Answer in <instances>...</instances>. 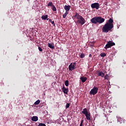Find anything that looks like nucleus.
<instances>
[{
	"mask_svg": "<svg viewBox=\"0 0 126 126\" xmlns=\"http://www.w3.org/2000/svg\"><path fill=\"white\" fill-rule=\"evenodd\" d=\"M113 20L110 18L108 20V22H107L104 26L102 27V31L103 33H108L109 32L111 31L112 29L114 28Z\"/></svg>",
	"mask_w": 126,
	"mask_h": 126,
	"instance_id": "1",
	"label": "nucleus"
},
{
	"mask_svg": "<svg viewBox=\"0 0 126 126\" xmlns=\"http://www.w3.org/2000/svg\"><path fill=\"white\" fill-rule=\"evenodd\" d=\"M104 22L105 19L101 17V16H96L93 18L91 19V22L94 24H96L97 23L101 24L104 23Z\"/></svg>",
	"mask_w": 126,
	"mask_h": 126,
	"instance_id": "2",
	"label": "nucleus"
},
{
	"mask_svg": "<svg viewBox=\"0 0 126 126\" xmlns=\"http://www.w3.org/2000/svg\"><path fill=\"white\" fill-rule=\"evenodd\" d=\"M74 17H76L78 19L76 22L77 24H80L82 25H83L85 23L86 21L85 18H84L82 16L79 15L78 13L76 12L75 13Z\"/></svg>",
	"mask_w": 126,
	"mask_h": 126,
	"instance_id": "3",
	"label": "nucleus"
},
{
	"mask_svg": "<svg viewBox=\"0 0 126 126\" xmlns=\"http://www.w3.org/2000/svg\"><path fill=\"white\" fill-rule=\"evenodd\" d=\"M115 45V42H113L112 41L109 40V41H107V44H106L104 49L107 50L108 48H110L111 47Z\"/></svg>",
	"mask_w": 126,
	"mask_h": 126,
	"instance_id": "4",
	"label": "nucleus"
},
{
	"mask_svg": "<svg viewBox=\"0 0 126 126\" xmlns=\"http://www.w3.org/2000/svg\"><path fill=\"white\" fill-rule=\"evenodd\" d=\"M98 88L97 87H94V88L90 91V94L91 95H94L97 94L98 93Z\"/></svg>",
	"mask_w": 126,
	"mask_h": 126,
	"instance_id": "5",
	"label": "nucleus"
},
{
	"mask_svg": "<svg viewBox=\"0 0 126 126\" xmlns=\"http://www.w3.org/2000/svg\"><path fill=\"white\" fill-rule=\"evenodd\" d=\"M100 4L98 2H95L91 4V7L93 9H96V10H98L99 8Z\"/></svg>",
	"mask_w": 126,
	"mask_h": 126,
	"instance_id": "6",
	"label": "nucleus"
},
{
	"mask_svg": "<svg viewBox=\"0 0 126 126\" xmlns=\"http://www.w3.org/2000/svg\"><path fill=\"white\" fill-rule=\"evenodd\" d=\"M76 65H77V64L75 63H73V64L72 63H71L69 65V67H68L69 70L70 71H72L74 69H76Z\"/></svg>",
	"mask_w": 126,
	"mask_h": 126,
	"instance_id": "7",
	"label": "nucleus"
},
{
	"mask_svg": "<svg viewBox=\"0 0 126 126\" xmlns=\"http://www.w3.org/2000/svg\"><path fill=\"white\" fill-rule=\"evenodd\" d=\"M71 6L70 5H65L64 9L65 10V12H68L70 9Z\"/></svg>",
	"mask_w": 126,
	"mask_h": 126,
	"instance_id": "8",
	"label": "nucleus"
},
{
	"mask_svg": "<svg viewBox=\"0 0 126 126\" xmlns=\"http://www.w3.org/2000/svg\"><path fill=\"white\" fill-rule=\"evenodd\" d=\"M62 90L64 94H67L68 90L66 89L65 87H63V88H62Z\"/></svg>",
	"mask_w": 126,
	"mask_h": 126,
	"instance_id": "9",
	"label": "nucleus"
},
{
	"mask_svg": "<svg viewBox=\"0 0 126 126\" xmlns=\"http://www.w3.org/2000/svg\"><path fill=\"white\" fill-rule=\"evenodd\" d=\"M82 113L85 115H87V114H89V112H88L87 108H84L83 109V111L82 112Z\"/></svg>",
	"mask_w": 126,
	"mask_h": 126,
	"instance_id": "10",
	"label": "nucleus"
},
{
	"mask_svg": "<svg viewBox=\"0 0 126 126\" xmlns=\"http://www.w3.org/2000/svg\"><path fill=\"white\" fill-rule=\"evenodd\" d=\"M97 74L98 76H101V77H103L105 75V74L101 71H98Z\"/></svg>",
	"mask_w": 126,
	"mask_h": 126,
	"instance_id": "11",
	"label": "nucleus"
},
{
	"mask_svg": "<svg viewBox=\"0 0 126 126\" xmlns=\"http://www.w3.org/2000/svg\"><path fill=\"white\" fill-rule=\"evenodd\" d=\"M85 116L88 120L91 121V114L90 113H88L87 114L85 115Z\"/></svg>",
	"mask_w": 126,
	"mask_h": 126,
	"instance_id": "12",
	"label": "nucleus"
},
{
	"mask_svg": "<svg viewBox=\"0 0 126 126\" xmlns=\"http://www.w3.org/2000/svg\"><path fill=\"white\" fill-rule=\"evenodd\" d=\"M38 117L37 116H33L32 118V121L33 122H36V121H38Z\"/></svg>",
	"mask_w": 126,
	"mask_h": 126,
	"instance_id": "13",
	"label": "nucleus"
},
{
	"mask_svg": "<svg viewBox=\"0 0 126 126\" xmlns=\"http://www.w3.org/2000/svg\"><path fill=\"white\" fill-rule=\"evenodd\" d=\"M80 79L82 80V82L83 83H84L87 80V78L86 77H82L80 78Z\"/></svg>",
	"mask_w": 126,
	"mask_h": 126,
	"instance_id": "14",
	"label": "nucleus"
},
{
	"mask_svg": "<svg viewBox=\"0 0 126 126\" xmlns=\"http://www.w3.org/2000/svg\"><path fill=\"white\" fill-rule=\"evenodd\" d=\"M48 46L51 49H54V48H55L54 45H53V44H52V43H48Z\"/></svg>",
	"mask_w": 126,
	"mask_h": 126,
	"instance_id": "15",
	"label": "nucleus"
},
{
	"mask_svg": "<svg viewBox=\"0 0 126 126\" xmlns=\"http://www.w3.org/2000/svg\"><path fill=\"white\" fill-rule=\"evenodd\" d=\"M48 18V15H43L41 17V18L43 19V20H46Z\"/></svg>",
	"mask_w": 126,
	"mask_h": 126,
	"instance_id": "16",
	"label": "nucleus"
},
{
	"mask_svg": "<svg viewBox=\"0 0 126 126\" xmlns=\"http://www.w3.org/2000/svg\"><path fill=\"white\" fill-rule=\"evenodd\" d=\"M54 5L52 2H49L48 4H47L48 7H52Z\"/></svg>",
	"mask_w": 126,
	"mask_h": 126,
	"instance_id": "17",
	"label": "nucleus"
},
{
	"mask_svg": "<svg viewBox=\"0 0 126 126\" xmlns=\"http://www.w3.org/2000/svg\"><path fill=\"white\" fill-rule=\"evenodd\" d=\"M68 14V12L65 11V13L63 14V18L65 19L67 16V14Z\"/></svg>",
	"mask_w": 126,
	"mask_h": 126,
	"instance_id": "18",
	"label": "nucleus"
},
{
	"mask_svg": "<svg viewBox=\"0 0 126 126\" xmlns=\"http://www.w3.org/2000/svg\"><path fill=\"white\" fill-rule=\"evenodd\" d=\"M52 9L53 11L54 12L57 11V8L54 5H53Z\"/></svg>",
	"mask_w": 126,
	"mask_h": 126,
	"instance_id": "19",
	"label": "nucleus"
},
{
	"mask_svg": "<svg viewBox=\"0 0 126 126\" xmlns=\"http://www.w3.org/2000/svg\"><path fill=\"white\" fill-rule=\"evenodd\" d=\"M64 84L66 87H68L69 85V81L68 80L65 81L64 82Z\"/></svg>",
	"mask_w": 126,
	"mask_h": 126,
	"instance_id": "20",
	"label": "nucleus"
},
{
	"mask_svg": "<svg viewBox=\"0 0 126 126\" xmlns=\"http://www.w3.org/2000/svg\"><path fill=\"white\" fill-rule=\"evenodd\" d=\"M85 54H84V53H82V54H81L80 55V58L81 59H83L84 58H85Z\"/></svg>",
	"mask_w": 126,
	"mask_h": 126,
	"instance_id": "21",
	"label": "nucleus"
},
{
	"mask_svg": "<svg viewBox=\"0 0 126 126\" xmlns=\"http://www.w3.org/2000/svg\"><path fill=\"white\" fill-rule=\"evenodd\" d=\"M40 101L39 100H37L35 103H34V105H38L40 103Z\"/></svg>",
	"mask_w": 126,
	"mask_h": 126,
	"instance_id": "22",
	"label": "nucleus"
},
{
	"mask_svg": "<svg viewBox=\"0 0 126 126\" xmlns=\"http://www.w3.org/2000/svg\"><path fill=\"white\" fill-rule=\"evenodd\" d=\"M104 79L107 80L109 79V76L107 74L105 75V76H104Z\"/></svg>",
	"mask_w": 126,
	"mask_h": 126,
	"instance_id": "23",
	"label": "nucleus"
},
{
	"mask_svg": "<svg viewBox=\"0 0 126 126\" xmlns=\"http://www.w3.org/2000/svg\"><path fill=\"white\" fill-rule=\"evenodd\" d=\"M100 56L101 57H104L106 56V53H101Z\"/></svg>",
	"mask_w": 126,
	"mask_h": 126,
	"instance_id": "24",
	"label": "nucleus"
},
{
	"mask_svg": "<svg viewBox=\"0 0 126 126\" xmlns=\"http://www.w3.org/2000/svg\"><path fill=\"white\" fill-rule=\"evenodd\" d=\"M38 126H46V125L42 123H40Z\"/></svg>",
	"mask_w": 126,
	"mask_h": 126,
	"instance_id": "25",
	"label": "nucleus"
},
{
	"mask_svg": "<svg viewBox=\"0 0 126 126\" xmlns=\"http://www.w3.org/2000/svg\"><path fill=\"white\" fill-rule=\"evenodd\" d=\"M69 106H70L69 103H67L66 105V109L68 108L69 107Z\"/></svg>",
	"mask_w": 126,
	"mask_h": 126,
	"instance_id": "26",
	"label": "nucleus"
},
{
	"mask_svg": "<svg viewBox=\"0 0 126 126\" xmlns=\"http://www.w3.org/2000/svg\"><path fill=\"white\" fill-rule=\"evenodd\" d=\"M51 23L52 24V25H53V26H54V27H55L56 24L55 23L54 21H52V22H51Z\"/></svg>",
	"mask_w": 126,
	"mask_h": 126,
	"instance_id": "27",
	"label": "nucleus"
},
{
	"mask_svg": "<svg viewBox=\"0 0 126 126\" xmlns=\"http://www.w3.org/2000/svg\"><path fill=\"white\" fill-rule=\"evenodd\" d=\"M38 50H39V51H40V52H42V48H41V47H40L39 46V47H38Z\"/></svg>",
	"mask_w": 126,
	"mask_h": 126,
	"instance_id": "28",
	"label": "nucleus"
},
{
	"mask_svg": "<svg viewBox=\"0 0 126 126\" xmlns=\"http://www.w3.org/2000/svg\"><path fill=\"white\" fill-rule=\"evenodd\" d=\"M83 123H84V120H82L80 126H83Z\"/></svg>",
	"mask_w": 126,
	"mask_h": 126,
	"instance_id": "29",
	"label": "nucleus"
},
{
	"mask_svg": "<svg viewBox=\"0 0 126 126\" xmlns=\"http://www.w3.org/2000/svg\"><path fill=\"white\" fill-rule=\"evenodd\" d=\"M49 21L50 22H51V23L53 22V21L51 19H49Z\"/></svg>",
	"mask_w": 126,
	"mask_h": 126,
	"instance_id": "30",
	"label": "nucleus"
},
{
	"mask_svg": "<svg viewBox=\"0 0 126 126\" xmlns=\"http://www.w3.org/2000/svg\"><path fill=\"white\" fill-rule=\"evenodd\" d=\"M117 121H118V122H119L120 123H122V121H120V119H118L117 120Z\"/></svg>",
	"mask_w": 126,
	"mask_h": 126,
	"instance_id": "31",
	"label": "nucleus"
},
{
	"mask_svg": "<svg viewBox=\"0 0 126 126\" xmlns=\"http://www.w3.org/2000/svg\"><path fill=\"white\" fill-rule=\"evenodd\" d=\"M118 119H119V121H121L122 122V119L120 118H118Z\"/></svg>",
	"mask_w": 126,
	"mask_h": 126,
	"instance_id": "32",
	"label": "nucleus"
},
{
	"mask_svg": "<svg viewBox=\"0 0 126 126\" xmlns=\"http://www.w3.org/2000/svg\"><path fill=\"white\" fill-rule=\"evenodd\" d=\"M92 56V54H89V57H91Z\"/></svg>",
	"mask_w": 126,
	"mask_h": 126,
	"instance_id": "33",
	"label": "nucleus"
},
{
	"mask_svg": "<svg viewBox=\"0 0 126 126\" xmlns=\"http://www.w3.org/2000/svg\"><path fill=\"white\" fill-rule=\"evenodd\" d=\"M49 20V19H47V20Z\"/></svg>",
	"mask_w": 126,
	"mask_h": 126,
	"instance_id": "34",
	"label": "nucleus"
},
{
	"mask_svg": "<svg viewBox=\"0 0 126 126\" xmlns=\"http://www.w3.org/2000/svg\"><path fill=\"white\" fill-rule=\"evenodd\" d=\"M72 1H73L74 0H71Z\"/></svg>",
	"mask_w": 126,
	"mask_h": 126,
	"instance_id": "35",
	"label": "nucleus"
}]
</instances>
